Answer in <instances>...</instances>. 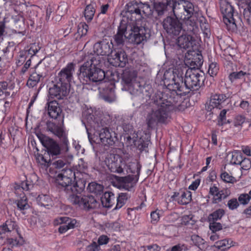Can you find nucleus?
Masks as SVG:
<instances>
[{
  "label": "nucleus",
  "mask_w": 251,
  "mask_h": 251,
  "mask_svg": "<svg viewBox=\"0 0 251 251\" xmlns=\"http://www.w3.org/2000/svg\"><path fill=\"white\" fill-rule=\"evenodd\" d=\"M183 75L182 71L178 69L173 72V90L178 95L185 96L190 91L197 90L203 83L204 77L202 72L189 69L186 72L184 78Z\"/></svg>",
  "instance_id": "1"
},
{
  "label": "nucleus",
  "mask_w": 251,
  "mask_h": 251,
  "mask_svg": "<svg viewBox=\"0 0 251 251\" xmlns=\"http://www.w3.org/2000/svg\"><path fill=\"white\" fill-rule=\"evenodd\" d=\"M102 59L98 56H85V61L80 67L78 74V78L82 83H87L89 81L97 82L104 78L105 73L100 68Z\"/></svg>",
  "instance_id": "2"
},
{
  "label": "nucleus",
  "mask_w": 251,
  "mask_h": 251,
  "mask_svg": "<svg viewBox=\"0 0 251 251\" xmlns=\"http://www.w3.org/2000/svg\"><path fill=\"white\" fill-rule=\"evenodd\" d=\"M148 28L142 20H138L131 25L129 33L126 31L125 24H121L118 32L114 36V40L118 45H123L126 38H128L136 44H140L147 38Z\"/></svg>",
  "instance_id": "3"
},
{
  "label": "nucleus",
  "mask_w": 251,
  "mask_h": 251,
  "mask_svg": "<svg viewBox=\"0 0 251 251\" xmlns=\"http://www.w3.org/2000/svg\"><path fill=\"white\" fill-rule=\"evenodd\" d=\"M48 113L51 118L58 121V124L56 125L54 123L48 122L47 130L60 139L62 149L67 151L69 150V141L63 124L64 114L62 113V111H48Z\"/></svg>",
  "instance_id": "4"
},
{
  "label": "nucleus",
  "mask_w": 251,
  "mask_h": 251,
  "mask_svg": "<svg viewBox=\"0 0 251 251\" xmlns=\"http://www.w3.org/2000/svg\"><path fill=\"white\" fill-rule=\"evenodd\" d=\"M141 168V165L136 160L129 163L127 165L128 173L132 175L124 177L115 176L120 187L128 191H132L139 179Z\"/></svg>",
  "instance_id": "5"
},
{
  "label": "nucleus",
  "mask_w": 251,
  "mask_h": 251,
  "mask_svg": "<svg viewBox=\"0 0 251 251\" xmlns=\"http://www.w3.org/2000/svg\"><path fill=\"white\" fill-rule=\"evenodd\" d=\"M168 5L175 17L180 19L191 18L194 12L193 4L185 0H169Z\"/></svg>",
  "instance_id": "6"
},
{
  "label": "nucleus",
  "mask_w": 251,
  "mask_h": 251,
  "mask_svg": "<svg viewBox=\"0 0 251 251\" xmlns=\"http://www.w3.org/2000/svg\"><path fill=\"white\" fill-rule=\"evenodd\" d=\"M79 194L75 193L74 195H71L69 197V201L72 204L77 205L81 208L87 211L99 207V202L93 196H80Z\"/></svg>",
  "instance_id": "7"
},
{
  "label": "nucleus",
  "mask_w": 251,
  "mask_h": 251,
  "mask_svg": "<svg viewBox=\"0 0 251 251\" xmlns=\"http://www.w3.org/2000/svg\"><path fill=\"white\" fill-rule=\"evenodd\" d=\"M171 111H151L146 119L148 129H153L158 123L167 124L171 120Z\"/></svg>",
  "instance_id": "8"
},
{
  "label": "nucleus",
  "mask_w": 251,
  "mask_h": 251,
  "mask_svg": "<svg viewBox=\"0 0 251 251\" xmlns=\"http://www.w3.org/2000/svg\"><path fill=\"white\" fill-rule=\"evenodd\" d=\"M64 176L68 177L75 181V186H74L78 187V192H83L85 189L86 184V180L83 177L84 175L80 171H77L75 172L73 169L65 168L62 170L61 173H59Z\"/></svg>",
  "instance_id": "9"
},
{
  "label": "nucleus",
  "mask_w": 251,
  "mask_h": 251,
  "mask_svg": "<svg viewBox=\"0 0 251 251\" xmlns=\"http://www.w3.org/2000/svg\"><path fill=\"white\" fill-rule=\"evenodd\" d=\"M55 181L58 185V187L60 189L63 190L67 194L68 200L69 197L75 193L81 194L82 192H78V187L74 186H75V181L72 184L73 180L68 177L63 176L60 174H58L56 177Z\"/></svg>",
  "instance_id": "10"
},
{
  "label": "nucleus",
  "mask_w": 251,
  "mask_h": 251,
  "mask_svg": "<svg viewBox=\"0 0 251 251\" xmlns=\"http://www.w3.org/2000/svg\"><path fill=\"white\" fill-rule=\"evenodd\" d=\"M108 169L113 173L122 174L124 172L123 166H125L123 158L120 155L110 153L107 155L105 160Z\"/></svg>",
  "instance_id": "11"
},
{
  "label": "nucleus",
  "mask_w": 251,
  "mask_h": 251,
  "mask_svg": "<svg viewBox=\"0 0 251 251\" xmlns=\"http://www.w3.org/2000/svg\"><path fill=\"white\" fill-rule=\"evenodd\" d=\"M179 18L167 17L164 19L162 25L166 32L172 36L178 35L182 29V25L178 20Z\"/></svg>",
  "instance_id": "12"
},
{
  "label": "nucleus",
  "mask_w": 251,
  "mask_h": 251,
  "mask_svg": "<svg viewBox=\"0 0 251 251\" xmlns=\"http://www.w3.org/2000/svg\"><path fill=\"white\" fill-rule=\"evenodd\" d=\"M107 59L110 64L115 67H124L127 61L126 53L121 49H112Z\"/></svg>",
  "instance_id": "13"
},
{
  "label": "nucleus",
  "mask_w": 251,
  "mask_h": 251,
  "mask_svg": "<svg viewBox=\"0 0 251 251\" xmlns=\"http://www.w3.org/2000/svg\"><path fill=\"white\" fill-rule=\"evenodd\" d=\"M135 77V74L128 70L124 72L122 76L123 81L127 86L128 90L132 95L138 94L142 89L140 83L134 80Z\"/></svg>",
  "instance_id": "14"
},
{
  "label": "nucleus",
  "mask_w": 251,
  "mask_h": 251,
  "mask_svg": "<svg viewBox=\"0 0 251 251\" xmlns=\"http://www.w3.org/2000/svg\"><path fill=\"white\" fill-rule=\"evenodd\" d=\"M127 10L128 13L132 14H135L138 16V18L136 19L135 21H133L131 25L136 22L137 20H140L144 22L145 24V27H146V23L145 20L140 18L141 15V11L145 14H147L148 11L151 10L149 4H143L141 2H137L135 1H132L127 4Z\"/></svg>",
  "instance_id": "15"
},
{
  "label": "nucleus",
  "mask_w": 251,
  "mask_h": 251,
  "mask_svg": "<svg viewBox=\"0 0 251 251\" xmlns=\"http://www.w3.org/2000/svg\"><path fill=\"white\" fill-rule=\"evenodd\" d=\"M70 87L60 82L57 81L56 84L49 88V94L52 98L62 100L66 98L69 93Z\"/></svg>",
  "instance_id": "16"
},
{
  "label": "nucleus",
  "mask_w": 251,
  "mask_h": 251,
  "mask_svg": "<svg viewBox=\"0 0 251 251\" xmlns=\"http://www.w3.org/2000/svg\"><path fill=\"white\" fill-rule=\"evenodd\" d=\"M227 97L223 94H215L212 95L205 103V108L207 110L214 109L221 110L224 108L225 101Z\"/></svg>",
  "instance_id": "17"
},
{
  "label": "nucleus",
  "mask_w": 251,
  "mask_h": 251,
  "mask_svg": "<svg viewBox=\"0 0 251 251\" xmlns=\"http://www.w3.org/2000/svg\"><path fill=\"white\" fill-rule=\"evenodd\" d=\"M99 137L100 142L108 147L113 146L118 140L116 133L107 127H103L100 130Z\"/></svg>",
  "instance_id": "18"
},
{
  "label": "nucleus",
  "mask_w": 251,
  "mask_h": 251,
  "mask_svg": "<svg viewBox=\"0 0 251 251\" xmlns=\"http://www.w3.org/2000/svg\"><path fill=\"white\" fill-rule=\"evenodd\" d=\"M75 64L70 63L63 68L58 73V81L70 87V83L73 79V74L75 72Z\"/></svg>",
  "instance_id": "19"
},
{
  "label": "nucleus",
  "mask_w": 251,
  "mask_h": 251,
  "mask_svg": "<svg viewBox=\"0 0 251 251\" xmlns=\"http://www.w3.org/2000/svg\"><path fill=\"white\" fill-rule=\"evenodd\" d=\"M55 224L60 225L58 228L60 233H64L68 230L75 228L76 221L75 219L67 217H60L55 219Z\"/></svg>",
  "instance_id": "20"
},
{
  "label": "nucleus",
  "mask_w": 251,
  "mask_h": 251,
  "mask_svg": "<svg viewBox=\"0 0 251 251\" xmlns=\"http://www.w3.org/2000/svg\"><path fill=\"white\" fill-rule=\"evenodd\" d=\"M113 48V45L112 42L109 43L105 41L98 42L94 46V51L96 54H89V55L98 56L108 55Z\"/></svg>",
  "instance_id": "21"
},
{
  "label": "nucleus",
  "mask_w": 251,
  "mask_h": 251,
  "mask_svg": "<svg viewBox=\"0 0 251 251\" xmlns=\"http://www.w3.org/2000/svg\"><path fill=\"white\" fill-rule=\"evenodd\" d=\"M44 147L46 149L50 158L51 157L52 159L56 158L61 153V148L59 144L51 138L46 143V145Z\"/></svg>",
  "instance_id": "22"
},
{
  "label": "nucleus",
  "mask_w": 251,
  "mask_h": 251,
  "mask_svg": "<svg viewBox=\"0 0 251 251\" xmlns=\"http://www.w3.org/2000/svg\"><path fill=\"white\" fill-rule=\"evenodd\" d=\"M122 127L124 132L127 134L126 138L127 141H132L134 145H136L137 135L135 133L133 130V126L129 123L124 122L123 124Z\"/></svg>",
  "instance_id": "23"
},
{
  "label": "nucleus",
  "mask_w": 251,
  "mask_h": 251,
  "mask_svg": "<svg viewBox=\"0 0 251 251\" xmlns=\"http://www.w3.org/2000/svg\"><path fill=\"white\" fill-rule=\"evenodd\" d=\"M194 41L191 35L185 34L177 38V43L180 48L187 49L193 46Z\"/></svg>",
  "instance_id": "24"
},
{
  "label": "nucleus",
  "mask_w": 251,
  "mask_h": 251,
  "mask_svg": "<svg viewBox=\"0 0 251 251\" xmlns=\"http://www.w3.org/2000/svg\"><path fill=\"white\" fill-rule=\"evenodd\" d=\"M233 16V7L230 5H227L225 10V13H224L223 21L226 25L229 24L231 25L232 28H233L236 25L235 24L234 19Z\"/></svg>",
  "instance_id": "25"
},
{
  "label": "nucleus",
  "mask_w": 251,
  "mask_h": 251,
  "mask_svg": "<svg viewBox=\"0 0 251 251\" xmlns=\"http://www.w3.org/2000/svg\"><path fill=\"white\" fill-rule=\"evenodd\" d=\"M101 202L103 207L110 208L115 203L116 197L111 192H106L100 199Z\"/></svg>",
  "instance_id": "26"
},
{
  "label": "nucleus",
  "mask_w": 251,
  "mask_h": 251,
  "mask_svg": "<svg viewBox=\"0 0 251 251\" xmlns=\"http://www.w3.org/2000/svg\"><path fill=\"white\" fill-rule=\"evenodd\" d=\"M42 160L48 166H50L52 164L55 168L57 169H61L69 163V162L65 158H59L52 163L50 158L47 159L46 156H43L42 157Z\"/></svg>",
  "instance_id": "27"
},
{
  "label": "nucleus",
  "mask_w": 251,
  "mask_h": 251,
  "mask_svg": "<svg viewBox=\"0 0 251 251\" xmlns=\"http://www.w3.org/2000/svg\"><path fill=\"white\" fill-rule=\"evenodd\" d=\"M130 197V195L127 193H121L119 194L118 196L116 197L117 203L114 209L117 210L122 207L126 203Z\"/></svg>",
  "instance_id": "28"
},
{
  "label": "nucleus",
  "mask_w": 251,
  "mask_h": 251,
  "mask_svg": "<svg viewBox=\"0 0 251 251\" xmlns=\"http://www.w3.org/2000/svg\"><path fill=\"white\" fill-rule=\"evenodd\" d=\"M43 75L44 74L39 71L38 73L36 72L33 73L27 80L26 85L29 87H34L39 82L41 77H43Z\"/></svg>",
  "instance_id": "29"
},
{
  "label": "nucleus",
  "mask_w": 251,
  "mask_h": 251,
  "mask_svg": "<svg viewBox=\"0 0 251 251\" xmlns=\"http://www.w3.org/2000/svg\"><path fill=\"white\" fill-rule=\"evenodd\" d=\"M37 203L41 206H44L48 208L52 206V200L50 197L48 195H40L36 198Z\"/></svg>",
  "instance_id": "30"
},
{
  "label": "nucleus",
  "mask_w": 251,
  "mask_h": 251,
  "mask_svg": "<svg viewBox=\"0 0 251 251\" xmlns=\"http://www.w3.org/2000/svg\"><path fill=\"white\" fill-rule=\"evenodd\" d=\"M169 1V0H167L166 2H154V8L159 16L163 15L166 11L169 10V8H170L168 5Z\"/></svg>",
  "instance_id": "31"
},
{
  "label": "nucleus",
  "mask_w": 251,
  "mask_h": 251,
  "mask_svg": "<svg viewBox=\"0 0 251 251\" xmlns=\"http://www.w3.org/2000/svg\"><path fill=\"white\" fill-rule=\"evenodd\" d=\"M103 187L102 185L95 182L88 184L87 190L89 192L94 193L96 195H100L103 193Z\"/></svg>",
  "instance_id": "32"
},
{
  "label": "nucleus",
  "mask_w": 251,
  "mask_h": 251,
  "mask_svg": "<svg viewBox=\"0 0 251 251\" xmlns=\"http://www.w3.org/2000/svg\"><path fill=\"white\" fill-rule=\"evenodd\" d=\"M18 208L22 211V213L25 214L24 211L28 209L30 206L27 202V199L26 197L24 195L21 197L20 199L15 201Z\"/></svg>",
  "instance_id": "33"
},
{
  "label": "nucleus",
  "mask_w": 251,
  "mask_h": 251,
  "mask_svg": "<svg viewBox=\"0 0 251 251\" xmlns=\"http://www.w3.org/2000/svg\"><path fill=\"white\" fill-rule=\"evenodd\" d=\"M191 193L189 191H182L180 196L177 199L179 204L186 205L191 201Z\"/></svg>",
  "instance_id": "34"
},
{
  "label": "nucleus",
  "mask_w": 251,
  "mask_h": 251,
  "mask_svg": "<svg viewBox=\"0 0 251 251\" xmlns=\"http://www.w3.org/2000/svg\"><path fill=\"white\" fill-rule=\"evenodd\" d=\"M225 212L223 209H218L210 214L208 217V221L209 222H216L218 220H220L224 215Z\"/></svg>",
  "instance_id": "35"
},
{
  "label": "nucleus",
  "mask_w": 251,
  "mask_h": 251,
  "mask_svg": "<svg viewBox=\"0 0 251 251\" xmlns=\"http://www.w3.org/2000/svg\"><path fill=\"white\" fill-rule=\"evenodd\" d=\"M155 102L158 107V110H171L173 108V105L172 103L166 100L160 99L157 100Z\"/></svg>",
  "instance_id": "36"
},
{
  "label": "nucleus",
  "mask_w": 251,
  "mask_h": 251,
  "mask_svg": "<svg viewBox=\"0 0 251 251\" xmlns=\"http://www.w3.org/2000/svg\"><path fill=\"white\" fill-rule=\"evenodd\" d=\"M16 226V223L11 220H7L5 223L0 226L3 233L10 232L13 230Z\"/></svg>",
  "instance_id": "37"
},
{
  "label": "nucleus",
  "mask_w": 251,
  "mask_h": 251,
  "mask_svg": "<svg viewBox=\"0 0 251 251\" xmlns=\"http://www.w3.org/2000/svg\"><path fill=\"white\" fill-rule=\"evenodd\" d=\"M214 246L220 251H225L231 247L229 240L224 239L215 242Z\"/></svg>",
  "instance_id": "38"
},
{
  "label": "nucleus",
  "mask_w": 251,
  "mask_h": 251,
  "mask_svg": "<svg viewBox=\"0 0 251 251\" xmlns=\"http://www.w3.org/2000/svg\"><path fill=\"white\" fill-rule=\"evenodd\" d=\"M95 9L93 5L89 4L85 9L84 16L87 21H91L94 16Z\"/></svg>",
  "instance_id": "39"
},
{
  "label": "nucleus",
  "mask_w": 251,
  "mask_h": 251,
  "mask_svg": "<svg viewBox=\"0 0 251 251\" xmlns=\"http://www.w3.org/2000/svg\"><path fill=\"white\" fill-rule=\"evenodd\" d=\"M245 123H247L245 118L242 116L238 115L234 118L233 125L234 127L237 128L236 130L239 131L242 128V125Z\"/></svg>",
  "instance_id": "40"
},
{
  "label": "nucleus",
  "mask_w": 251,
  "mask_h": 251,
  "mask_svg": "<svg viewBox=\"0 0 251 251\" xmlns=\"http://www.w3.org/2000/svg\"><path fill=\"white\" fill-rule=\"evenodd\" d=\"M243 158L241 152L235 151L232 153L230 163L234 165H240Z\"/></svg>",
  "instance_id": "41"
},
{
  "label": "nucleus",
  "mask_w": 251,
  "mask_h": 251,
  "mask_svg": "<svg viewBox=\"0 0 251 251\" xmlns=\"http://www.w3.org/2000/svg\"><path fill=\"white\" fill-rule=\"evenodd\" d=\"M182 20L185 21V24L187 26L186 30L187 31L193 32L194 31L196 27V25L195 20L192 19V16L191 18Z\"/></svg>",
  "instance_id": "42"
},
{
  "label": "nucleus",
  "mask_w": 251,
  "mask_h": 251,
  "mask_svg": "<svg viewBox=\"0 0 251 251\" xmlns=\"http://www.w3.org/2000/svg\"><path fill=\"white\" fill-rule=\"evenodd\" d=\"M194 216L192 215H184L181 218L182 224L187 226H192L195 224L196 221L193 220Z\"/></svg>",
  "instance_id": "43"
},
{
  "label": "nucleus",
  "mask_w": 251,
  "mask_h": 251,
  "mask_svg": "<svg viewBox=\"0 0 251 251\" xmlns=\"http://www.w3.org/2000/svg\"><path fill=\"white\" fill-rule=\"evenodd\" d=\"M88 29V25L84 23H81L77 26V33L82 37L87 34Z\"/></svg>",
  "instance_id": "44"
},
{
  "label": "nucleus",
  "mask_w": 251,
  "mask_h": 251,
  "mask_svg": "<svg viewBox=\"0 0 251 251\" xmlns=\"http://www.w3.org/2000/svg\"><path fill=\"white\" fill-rule=\"evenodd\" d=\"M226 111H221L217 118V126H221L226 124Z\"/></svg>",
  "instance_id": "45"
},
{
  "label": "nucleus",
  "mask_w": 251,
  "mask_h": 251,
  "mask_svg": "<svg viewBox=\"0 0 251 251\" xmlns=\"http://www.w3.org/2000/svg\"><path fill=\"white\" fill-rule=\"evenodd\" d=\"M247 74L246 72L241 71L238 72H233L229 75V78L231 81L237 79H242Z\"/></svg>",
  "instance_id": "46"
},
{
  "label": "nucleus",
  "mask_w": 251,
  "mask_h": 251,
  "mask_svg": "<svg viewBox=\"0 0 251 251\" xmlns=\"http://www.w3.org/2000/svg\"><path fill=\"white\" fill-rule=\"evenodd\" d=\"M222 179L226 182L233 183L235 181V178L230 176L227 172H225L221 175Z\"/></svg>",
  "instance_id": "47"
},
{
  "label": "nucleus",
  "mask_w": 251,
  "mask_h": 251,
  "mask_svg": "<svg viewBox=\"0 0 251 251\" xmlns=\"http://www.w3.org/2000/svg\"><path fill=\"white\" fill-rule=\"evenodd\" d=\"M209 223V228L212 232H216L222 229V226L221 223L216 222H211Z\"/></svg>",
  "instance_id": "48"
},
{
  "label": "nucleus",
  "mask_w": 251,
  "mask_h": 251,
  "mask_svg": "<svg viewBox=\"0 0 251 251\" xmlns=\"http://www.w3.org/2000/svg\"><path fill=\"white\" fill-rule=\"evenodd\" d=\"M66 12L67 7L65 4L59 6L57 10V13L58 15V16H57V15L56 16L55 20L56 21H59L60 20V17L62 16V15L66 13Z\"/></svg>",
  "instance_id": "49"
},
{
  "label": "nucleus",
  "mask_w": 251,
  "mask_h": 251,
  "mask_svg": "<svg viewBox=\"0 0 251 251\" xmlns=\"http://www.w3.org/2000/svg\"><path fill=\"white\" fill-rule=\"evenodd\" d=\"M218 67L216 63H212L210 64L208 69V73L211 76H215L218 72Z\"/></svg>",
  "instance_id": "50"
},
{
  "label": "nucleus",
  "mask_w": 251,
  "mask_h": 251,
  "mask_svg": "<svg viewBox=\"0 0 251 251\" xmlns=\"http://www.w3.org/2000/svg\"><path fill=\"white\" fill-rule=\"evenodd\" d=\"M242 170L247 171L251 168V160L249 158H243L242 162L240 164Z\"/></svg>",
  "instance_id": "51"
},
{
  "label": "nucleus",
  "mask_w": 251,
  "mask_h": 251,
  "mask_svg": "<svg viewBox=\"0 0 251 251\" xmlns=\"http://www.w3.org/2000/svg\"><path fill=\"white\" fill-rule=\"evenodd\" d=\"M21 185L24 190L28 191L33 188L34 183L32 181L27 179L25 181H23Z\"/></svg>",
  "instance_id": "52"
},
{
  "label": "nucleus",
  "mask_w": 251,
  "mask_h": 251,
  "mask_svg": "<svg viewBox=\"0 0 251 251\" xmlns=\"http://www.w3.org/2000/svg\"><path fill=\"white\" fill-rule=\"evenodd\" d=\"M102 98L105 101L110 103L116 100L114 92L112 89L110 90V94L109 95H103Z\"/></svg>",
  "instance_id": "53"
},
{
  "label": "nucleus",
  "mask_w": 251,
  "mask_h": 251,
  "mask_svg": "<svg viewBox=\"0 0 251 251\" xmlns=\"http://www.w3.org/2000/svg\"><path fill=\"white\" fill-rule=\"evenodd\" d=\"M137 145V148L141 151H146V149L148 147L149 143L148 141H144L141 138L138 141V143H136V145Z\"/></svg>",
  "instance_id": "54"
},
{
  "label": "nucleus",
  "mask_w": 251,
  "mask_h": 251,
  "mask_svg": "<svg viewBox=\"0 0 251 251\" xmlns=\"http://www.w3.org/2000/svg\"><path fill=\"white\" fill-rule=\"evenodd\" d=\"M238 199L240 203L243 205L247 204L250 201L248 194L246 193L241 194Z\"/></svg>",
  "instance_id": "55"
},
{
  "label": "nucleus",
  "mask_w": 251,
  "mask_h": 251,
  "mask_svg": "<svg viewBox=\"0 0 251 251\" xmlns=\"http://www.w3.org/2000/svg\"><path fill=\"white\" fill-rule=\"evenodd\" d=\"M191 240L195 245L198 247L204 244V240L197 235H193L191 236Z\"/></svg>",
  "instance_id": "56"
},
{
  "label": "nucleus",
  "mask_w": 251,
  "mask_h": 251,
  "mask_svg": "<svg viewBox=\"0 0 251 251\" xmlns=\"http://www.w3.org/2000/svg\"><path fill=\"white\" fill-rule=\"evenodd\" d=\"M48 110H57L58 108H60L58 102L55 100H51L47 103Z\"/></svg>",
  "instance_id": "57"
},
{
  "label": "nucleus",
  "mask_w": 251,
  "mask_h": 251,
  "mask_svg": "<svg viewBox=\"0 0 251 251\" xmlns=\"http://www.w3.org/2000/svg\"><path fill=\"white\" fill-rule=\"evenodd\" d=\"M151 222L152 224H156L159 220L160 215L159 211L155 210L151 213Z\"/></svg>",
  "instance_id": "58"
},
{
  "label": "nucleus",
  "mask_w": 251,
  "mask_h": 251,
  "mask_svg": "<svg viewBox=\"0 0 251 251\" xmlns=\"http://www.w3.org/2000/svg\"><path fill=\"white\" fill-rule=\"evenodd\" d=\"M37 136L44 147L46 145V143L51 139L41 133L37 134Z\"/></svg>",
  "instance_id": "59"
},
{
  "label": "nucleus",
  "mask_w": 251,
  "mask_h": 251,
  "mask_svg": "<svg viewBox=\"0 0 251 251\" xmlns=\"http://www.w3.org/2000/svg\"><path fill=\"white\" fill-rule=\"evenodd\" d=\"M88 111H84L83 112V115L85 117V119L87 120V122L90 124H92V122L96 121V118L94 115L88 113Z\"/></svg>",
  "instance_id": "60"
},
{
  "label": "nucleus",
  "mask_w": 251,
  "mask_h": 251,
  "mask_svg": "<svg viewBox=\"0 0 251 251\" xmlns=\"http://www.w3.org/2000/svg\"><path fill=\"white\" fill-rule=\"evenodd\" d=\"M227 205L230 209L234 210L237 208L239 203L236 199H232L228 201Z\"/></svg>",
  "instance_id": "61"
},
{
  "label": "nucleus",
  "mask_w": 251,
  "mask_h": 251,
  "mask_svg": "<svg viewBox=\"0 0 251 251\" xmlns=\"http://www.w3.org/2000/svg\"><path fill=\"white\" fill-rule=\"evenodd\" d=\"M87 251H98L100 250V247L96 242H93L87 247Z\"/></svg>",
  "instance_id": "62"
},
{
  "label": "nucleus",
  "mask_w": 251,
  "mask_h": 251,
  "mask_svg": "<svg viewBox=\"0 0 251 251\" xmlns=\"http://www.w3.org/2000/svg\"><path fill=\"white\" fill-rule=\"evenodd\" d=\"M109 240V238L106 235H101L99 237L98 243L99 246L107 244Z\"/></svg>",
  "instance_id": "63"
},
{
  "label": "nucleus",
  "mask_w": 251,
  "mask_h": 251,
  "mask_svg": "<svg viewBox=\"0 0 251 251\" xmlns=\"http://www.w3.org/2000/svg\"><path fill=\"white\" fill-rule=\"evenodd\" d=\"M213 196L214 197L213 199V202L214 203H217L221 201L222 200V199H225L227 197V196H221V195L219 194V192L216 193Z\"/></svg>",
  "instance_id": "64"
}]
</instances>
